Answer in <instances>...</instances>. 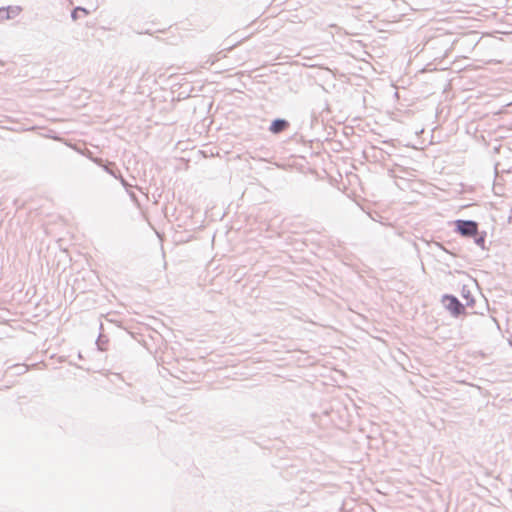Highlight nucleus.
<instances>
[{"label":"nucleus","mask_w":512,"mask_h":512,"mask_svg":"<svg viewBox=\"0 0 512 512\" xmlns=\"http://www.w3.org/2000/svg\"><path fill=\"white\" fill-rule=\"evenodd\" d=\"M8 8H0V19H8L10 17Z\"/></svg>","instance_id":"nucleus-8"},{"label":"nucleus","mask_w":512,"mask_h":512,"mask_svg":"<svg viewBox=\"0 0 512 512\" xmlns=\"http://www.w3.org/2000/svg\"><path fill=\"white\" fill-rule=\"evenodd\" d=\"M96 163L99 166H101L105 172H107L114 178L118 179L125 189H128V187H131V184H129L126 181V179L121 175L119 168L117 167V165L114 162L106 161L104 163L102 159H99L96 161Z\"/></svg>","instance_id":"nucleus-3"},{"label":"nucleus","mask_w":512,"mask_h":512,"mask_svg":"<svg viewBox=\"0 0 512 512\" xmlns=\"http://www.w3.org/2000/svg\"><path fill=\"white\" fill-rule=\"evenodd\" d=\"M290 127V122L284 118L274 119L270 126L269 131L274 135H279Z\"/></svg>","instance_id":"nucleus-4"},{"label":"nucleus","mask_w":512,"mask_h":512,"mask_svg":"<svg viewBox=\"0 0 512 512\" xmlns=\"http://www.w3.org/2000/svg\"><path fill=\"white\" fill-rule=\"evenodd\" d=\"M461 296L463 297V299H465L466 306H468V307H473L474 306L475 299H474L470 289L466 285H464L462 287Z\"/></svg>","instance_id":"nucleus-6"},{"label":"nucleus","mask_w":512,"mask_h":512,"mask_svg":"<svg viewBox=\"0 0 512 512\" xmlns=\"http://www.w3.org/2000/svg\"><path fill=\"white\" fill-rule=\"evenodd\" d=\"M80 11H81V13H84V14H86V15H88V14H89V11H88L86 8L81 7V6H80Z\"/></svg>","instance_id":"nucleus-11"},{"label":"nucleus","mask_w":512,"mask_h":512,"mask_svg":"<svg viewBox=\"0 0 512 512\" xmlns=\"http://www.w3.org/2000/svg\"><path fill=\"white\" fill-rule=\"evenodd\" d=\"M439 246H440V248H442V250H444V252H447V249H445V247H443V245L439 244Z\"/></svg>","instance_id":"nucleus-16"},{"label":"nucleus","mask_w":512,"mask_h":512,"mask_svg":"<svg viewBox=\"0 0 512 512\" xmlns=\"http://www.w3.org/2000/svg\"><path fill=\"white\" fill-rule=\"evenodd\" d=\"M439 246H440V248H442V250H444V252H447V249H445V247H443V245L439 244Z\"/></svg>","instance_id":"nucleus-14"},{"label":"nucleus","mask_w":512,"mask_h":512,"mask_svg":"<svg viewBox=\"0 0 512 512\" xmlns=\"http://www.w3.org/2000/svg\"><path fill=\"white\" fill-rule=\"evenodd\" d=\"M441 301L452 316L459 317L465 314V307L456 296L444 294Z\"/></svg>","instance_id":"nucleus-2"},{"label":"nucleus","mask_w":512,"mask_h":512,"mask_svg":"<svg viewBox=\"0 0 512 512\" xmlns=\"http://www.w3.org/2000/svg\"><path fill=\"white\" fill-rule=\"evenodd\" d=\"M40 364H42V362L34 363V364H33L34 369L38 368Z\"/></svg>","instance_id":"nucleus-12"},{"label":"nucleus","mask_w":512,"mask_h":512,"mask_svg":"<svg viewBox=\"0 0 512 512\" xmlns=\"http://www.w3.org/2000/svg\"><path fill=\"white\" fill-rule=\"evenodd\" d=\"M486 238H487V232L482 230L479 231L474 237L473 242L480 247L482 250H488L489 248L486 246Z\"/></svg>","instance_id":"nucleus-5"},{"label":"nucleus","mask_w":512,"mask_h":512,"mask_svg":"<svg viewBox=\"0 0 512 512\" xmlns=\"http://www.w3.org/2000/svg\"><path fill=\"white\" fill-rule=\"evenodd\" d=\"M33 129H34V132L38 129V126L35 123H34Z\"/></svg>","instance_id":"nucleus-13"},{"label":"nucleus","mask_w":512,"mask_h":512,"mask_svg":"<svg viewBox=\"0 0 512 512\" xmlns=\"http://www.w3.org/2000/svg\"><path fill=\"white\" fill-rule=\"evenodd\" d=\"M454 232L464 238L474 237L479 230V223L474 220L457 219L453 222Z\"/></svg>","instance_id":"nucleus-1"},{"label":"nucleus","mask_w":512,"mask_h":512,"mask_svg":"<svg viewBox=\"0 0 512 512\" xmlns=\"http://www.w3.org/2000/svg\"><path fill=\"white\" fill-rule=\"evenodd\" d=\"M100 333L96 340V344L99 350L105 351L106 350V344L108 343V337L103 333V324L100 323Z\"/></svg>","instance_id":"nucleus-7"},{"label":"nucleus","mask_w":512,"mask_h":512,"mask_svg":"<svg viewBox=\"0 0 512 512\" xmlns=\"http://www.w3.org/2000/svg\"><path fill=\"white\" fill-rule=\"evenodd\" d=\"M80 11V6L74 8L71 12V18L76 21L79 18L78 12Z\"/></svg>","instance_id":"nucleus-9"},{"label":"nucleus","mask_w":512,"mask_h":512,"mask_svg":"<svg viewBox=\"0 0 512 512\" xmlns=\"http://www.w3.org/2000/svg\"><path fill=\"white\" fill-rule=\"evenodd\" d=\"M133 186L131 185V188ZM126 191L129 193V196L130 198L134 201V202H137V196L136 194L133 192V191H130V187H128V189H126Z\"/></svg>","instance_id":"nucleus-10"},{"label":"nucleus","mask_w":512,"mask_h":512,"mask_svg":"<svg viewBox=\"0 0 512 512\" xmlns=\"http://www.w3.org/2000/svg\"><path fill=\"white\" fill-rule=\"evenodd\" d=\"M439 246H440V248H442V250H444V252H447V249H445V247H443V245L439 244Z\"/></svg>","instance_id":"nucleus-15"}]
</instances>
